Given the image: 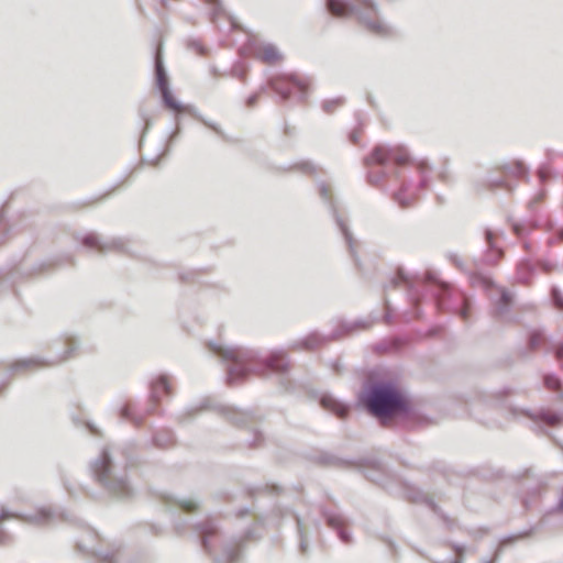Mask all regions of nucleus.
Returning a JSON list of instances; mask_svg holds the SVG:
<instances>
[{"instance_id": "f257e3e1", "label": "nucleus", "mask_w": 563, "mask_h": 563, "mask_svg": "<svg viewBox=\"0 0 563 563\" xmlns=\"http://www.w3.org/2000/svg\"><path fill=\"white\" fill-rule=\"evenodd\" d=\"M209 351L218 355L227 364V380L230 385L239 384L251 373L266 375L285 373L289 362L282 351H274L262 356L258 351L242 346H223L210 342Z\"/></svg>"}, {"instance_id": "f03ea898", "label": "nucleus", "mask_w": 563, "mask_h": 563, "mask_svg": "<svg viewBox=\"0 0 563 563\" xmlns=\"http://www.w3.org/2000/svg\"><path fill=\"white\" fill-rule=\"evenodd\" d=\"M90 472L96 482L117 498H129L133 488L128 478L126 462L119 460L117 450L104 448L90 462Z\"/></svg>"}, {"instance_id": "7ed1b4c3", "label": "nucleus", "mask_w": 563, "mask_h": 563, "mask_svg": "<svg viewBox=\"0 0 563 563\" xmlns=\"http://www.w3.org/2000/svg\"><path fill=\"white\" fill-rule=\"evenodd\" d=\"M360 400L368 412L382 421L409 411L406 399L390 383L371 385L360 396Z\"/></svg>"}, {"instance_id": "20e7f679", "label": "nucleus", "mask_w": 563, "mask_h": 563, "mask_svg": "<svg viewBox=\"0 0 563 563\" xmlns=\"http://www.w3.org/2000/svg\"><path fill=\"white\" fill-rule=\"evenodd\" d=\"M353 4L349 0H325L328 11L339 18L356 14L360 22L373 34L388 36L391 27L378 15L377 4L372 0H355Z\"/></svg>"}, {"instance_id": "39448f33", "label": "nucleus", "mask_w": 563, "mask_h": 563, "mask_svg": "<svg viewBox=\"0 0 563 563\" xmlns=\"http://www.w3.org/2000/svg\"><path fill=\"white\" fill-rule=\"evenodd\" d=\"M409 153L402 146L376 145L372 153L364 158V164L368 168L367 179L369 184L379 186L385 177L394 173L395 167L388 165L393 162L400 166L407 164Z\"/></svg>"}, {"instance_id": "423d86ee", "label": "nucleus", "mask_w": 563, "mask_h": 563, "mask_svg": "<svg viewBox=\"0 0 563 563\" xmlns=\"http://www.w3.org/2000/svg\"><path fill=\"white\" fill-rule=\"evenodd\" d=\"M429 291L433 295L439 311L457 313L464 321L470 317L471 300L461 291L453 290L448 284L428 277Z\"/></svg>"}, {"instance_id": "0eeeda50", "label": "nucleus", "mask_w": 563, "mask_h": 563, "mask_svg": "<svg viewBox=\"0 0 563 563\" xmlns=\"http://www.w3.org/2000/svg\"><path fill=\"white\" fill-rule=\"evenodd\" d=\"M205 409H211L225 418L231 423L242 427L251 423L254 420V415L251 411H241L234 407L217 404L210 398L202 399L198 406H190L179 415V419L184 421L187 417H191Z\"/></svg>"}, {"instance_id": "6e6552de", "label": "nucleus", "mask_w": 563, "mask_h": 563, "mask_svg": "<svg viewBox=\"0 0 563 563\" xmlns=\"http://www.w3.org/2000/svg\"><path fill=\"white\" fill-rule=\"evenodd\" d=\"M155 77H156L157 88L159 89V91L162 93L163 102L167 108L175 110V111L187 110L195 117L199 118L205 125L212 129L216 133L222 134L221 129L218 124L209 122V121L200 118V115L196 114L194 109H191L190 107H185L180 102L175 100V98L173 97V95L169 90L167 74H166V70H165V67L163 64V59L158 52L155 55Z\"/></svg>"}, {"instance_id": "1a4fd4ad", "label": "nucleus", "mask_w": 563, "mask_h": 563, "mask_svg": "<svg viewBox=\"0 0 563 563\" xmlns=\"http://www.w3.org/2000/svg\"><path fill=\"white\" fill-rule=\"evenodd\" d=\"M268 86L280 96L283 100L295 98L303 101L308 96L307 82L296 75L280 74L268 79Z\"/></svg>"}, {"instance_id": "9d476101", "label": "nucleus", "mask_w": 563, "mask_h": 563, "mask_svg": "<svg viewBox=\"0 0 563 563\" xmlns=\"http://www.w3.org/2000/svg\"><path fill=\"white\" fill-rule=\"evenodd\" d=\"M318 190H319L320 197L323 200L329 202L330 210L335 220V223H336L338 228L340 229V231L342 232V234L345 239V242L347 244V247L350 250V253L354 257L355 263L357 264V258L355 257L356 241L354 240L352 233L350 232L345 221L339 216L338 209H336L334 202L331 200L330 187L327 186L324 183H320L318 185Z\"/></svg>"}, {"instance_id": "9b49d317", "label": "nucleus", "mask_w": 563, "mask_h": 563, "mask_svg": "<svg viewBox=\"0 0 563 563\" xmlns=\"http://www.w3.org/2000/svg\"><path fill=\"white\" fill-rule=\"evenodd\" d=\"M194 528L200 538L203 550L211 554L216 543L221 538L216 519L209 517L205 518L203 520L195 523Z\"/></svg>"}, {"instance_id": "f8f14e48", "label": "nucleus", "mask_w": 563, "mask_h": 563, "mask_svg": "<svg viewBox=\"0 0 563 563\" xmlns=\"http://www.w3.org/2000/svg\"><path fill=\"white\" fill-rule=\"evenodd\" d=\"M82 244L92 250H97L100 253H107L110 251L117 252H129L126 242L121 238L101 239L96 233H88L82 239Z\"/></svg>"}, {"instance_id": "ddd939ff", "label": "nucleus", "mask_w": 563, "mask_h": 563, "mask_svg": "<svg viewBox=\"0 0 563 563\" xmlns=\"http://www.w3.org/2000/svg\"><path fill=\"white\" fill-rule=\"evenodd\" d=\"M511 415L514 416V418H519L520 416H523L532 421H541L551 427L560 424L563 419L562 415L545 409L531 411L528 409L512 408Z\"/></svg>"}, {"instance_id": "4468645a", "label": "nucleus", "mask_w": 563, "mask_h": 563, "mask_svg": "<svg viewBox=\"0 0 563 563\" xmlns=\"http://www.w3.org/2000/svg\"><path fill=\"white\" fill-rule=\"evenodd\" d=\"M170 394L172 384L168 375L159 374L151 380L150 396L155 404L159 402L164 395L169 396Z\"/></svg>"}, {"instance_id": "2eb2a0df", "label": "nucleus", "mask_w": 563, "mask_h": 563, "mask_svg": "<svg viewBox=\"0 0 563 563\" xmlns=\"http://www.w3.org/2000/svg\"><path fill=\"white\" fill-rule=\"evenodd\" d=\"M391 285L397 287L399 284H404L408 290V296L413 306L418 305L419 301V284L416 278H411L405 274L402 269H399L397 276L391 279Z\"/></svg>"}, {"instance_id": "dca6fc26", "label": "nucleus", "mask_w": 563, "mask_h": 563, "mask_svg": "<svg viewBox=\"0 0 563 563\" xmlns=\"http://www.w3.org/2000/svg\"><path fill=\"white\" fill-rule=\"evenodd\" d=\"M241 543V539L223 543L221 555L214 556V563H236L240 558Z\"/></svg>"}, {"instance_id": "f3484780", "label": "nucleus", "mask_w": 563, "mask_h": 563, "mask_svg": "<svg viewBox=\"0 0 563 563\" xmlns=\"http://www.w3.org/2000/svg\"><path fill=\"white\" fill-rule=\"evenodd\" d=\"M329 527L336 530L339 538L344 543H350L352 538L345 529V518L341 514L325 512L324 514Z\"/></svg>"}, {"instance_id": "a211bd4d", "label": "nucleus", "mask_w": 563, "mask_h": 563, "mask_svg": "<svg viewBox=\"0 0 563 563\" xmlns=\"http://www.w3.org/2000/svg\"><path fill=\"white\" fill-rule=\"evenodd\" d=\"M320 405L324 409L336 415L339 418L345 417L349 412V406L346 404L340 401L339 399L334 398L330 394H324L321 396Z\"/></svg>"}, {"instance_id": "6ab92c4d", "label": "nucleus", "mask_w": 563, "mask_h": 563, "mask_svg": "<svg viewBox=\"0 0 563 563\" xmlns=\"http://www.w3.org/2000/svg\"><path fill=\"white\" fill-rule=\"evenodd\" d=\"M485 240L488 246L484 261L488 265H495L503 257V251L495 243V233L492 230L485 231Z\"/></svg>"}, {"instance_id": "aec40b11", "label": "nucleus", "mask_w": 563, "mask_h": 563, "mask_svg": "<svg viewBox=\"0 0 563 563\" xmlns=\"http://www.w3.org/2000/svg\"><path fill=\"white\" fill-rule=\"evenodd\" d=\"M164 503L169 507H178L185 512H192L198 508V503L191 498H177L169 494L162 496Z\"/></svg>"}, {"instance_id": "412c9836", "label": "nucleus", "mask_w": 563, "mask_h": 563, "mask_svg": "<svg viewBox=\"0 0 563 563\" xmlns=\"http://www.w3.org/2000/svg\"><path fill=\"white\" fill-rule=\"evenodd\" d=\"M256 57L261 59L263 63L268 65H273L279 60H282L283 56L278 48L273 44L263 45L257 52Z\"/></svg>"}, {"instance_id": "4be33fe9", "label": "nucleus", "mask_w": 563, "mask_h": 563, "mask_svg": "<svg viewBox=\"0 0 563 563\" xmlns=\"http://www.w3.org/2000/svg\"><path fill=\"white\" fill-rule=\"evenodd\" d=\"M512 302L511 294L505 288L500 289V296L498 300L494 303V314L498 318H504L510 310V306Z\"/></svg>"}, {"instance_id": "5701e85b", "label": "nucleus", "mask_w": 563, "mask_h": 563, "mask_svg": "<svg viewBox=\"0 0 563 563\" xmlns=\"http://www.w3.org/2000/svg\"><path fill=\"white\" fill-rule=\"evenodd\" d=\"M534 274V266L530 260L523 258L517 266L516 279L521 284H528Z\"/></svg>"}, {"instance_id": "b1692460", "label": "nucleus", "mask_w": 563, "mask_h": 563, "mask_svg": "<svg viewBox=\"0 0 563 563\" xmlns=\"http://www.w3.org/2000/svg\"><path fill=\"white\" fill-rule=\"evenodd\" d=\"M410 186H411L410 183L402 180L401 188L393 194L394 200L401 208L409 207L413 200V197H415L413 194L410 192L409 195H405L409 190Z\"/></svg>"}, {"instance_id": "393cba45", "label": "nucleus", "mask_w": 563, "mask_h": 563, "mask_svg": "<svg viewBox=\"0 0 563 563\" xmlns=\"http://www.w3.org/2000/svg\"><path fill=\"white\" fill-rule=\"evenodd\" d=\"M503 169L506 174L512 175L518 178L527 176V174H528V168L520 161H514V162L507 163L503 166Z\"/></svg>"}, {"instance_id": "a878e982", "label": "nucleus", "mask_w": 563, "mask_h": 563, "mask_svg": "<svg viewBox=\"0 0 563 563\" xmlns=\"http://www.w3.org/2000/svg\"><path fill=\"white\" fill-rule=\"evenodd\" d=\"M545 341V335L541 329H532L528 333V347L530 351L538 349Z\"/></svg>"}, {"instance_id": "bb28decb", "label": "nucleus", "mask_w": 563, "mask_h": 563, "mask_svg": "<svg viewBox=\"0 0 563 563\" xmlns=\"http://www.w3.org/2000/svg\"><path fill=\"white\" fill-rule=\"evenodd\" d=\"M470 282L474 287H481L484 289H489L494 286V282L489 276L479 273H472L470 275Z\"/></svg>"}, {"instance_id": "cd10ccee", "label": "nucleus", "mask_w": 563, "mask_h": 563, "mask_svg": "<svg viewBox=\"0 0 563 563\" xmlns=\"http://www.w3.org/2000/svg\"><path fill=\"white\" fill-rule=\"evenodd\" d=\"M41 364H42V362L38 358H34V357L23 358V360H19L15 363H13L11 366V371H13V372L27 371V369H31Z\"/></svg>"}, {"instance_id": "c85d7f7f", "label": "nucleus", "mask_w": 563, "mask_h": 563, "mask_svg": "<svg viewBox=\"0 0 563 563\" xmlns=\"http://www.w3.org/2000/svg\"><path fill=\"white\" fill-rule=\"evenodd\" d=\"M365 327H366L365 323L362 321H355V322L343 321L340 324V332L336 335L349 334L356 329H364Z\"/></svg>"}, {"instance_id": "c756f323", "label": "nucleus", "mask_w": 563, "mask_h": 563, "mask_svg": "<svg viewBox=\"0 0 563 563\" xmlns=\"http://www.w3.org/2000/svg\"><path fill=\"white\" fill-rule=\"evenodd\" d=\"M321 343V338L313 333V334H310L309 336H307L306 339H303L300 344L303 349H313L316 346H318L319 344Z\"/></svg>"}, {"instance_id": "7c9ffc66", "label": "nucleus", "mask_w": 563, "mask_h": 563, "mask_svg": "<svg viewBox=\"0 0 563 563\" xmlns=\"http://www.w3.org/2000/svg\"><path fill=\"white\" fill-rule=\"evenodd\" d=\"M296 521H297L298 533L300 537V550L302 553H305L307 550V539H306L305 526H303L301 519L297 515H296Z\"/></svg>"}, {"instance_id": "2f4dec72", "label": "nucleus", "mask_w": 563, "mask_h": 563, "mask_svg": "<svg viewBox=\"0 0 563 563\" xmlns=\"http://www.w3.org/2000/svg\"><path fill=\"white\" fill-rule=\"evenodd\" d=\"M343 101L344 100L341 97L335 98V99H331V100H325L322 103V109H323V111H325L328 113H331L332 111H334L335 108H338L341 104H343Z\"/></svg>"}, {"instance_id": "473e14b6", "label": "nucleus", "mask_w": 563, "mask_h": 563, "mask_svg": "<svg viewBox=\"0 0 563 563\" xmlns=\"http://www.w3.org/2000/svg\"><path fill=\"white\" fill-rule=\"evenodd\" d=\"M98 563H119L118 552H100L97 554Z\"/></svg>"}, {"instance_id": "72a5a7b5", "label": "nucleus", "mask_w": 563, "mask_h": 563, "mask_svg": "<svg viewBox=\"0 0 563 563\" xmlns=\"http://www.w3.org/2000/svg\"><path fill=\"white\" fill-rule=\"evenodd\" d=\"M544 385L549 389L556 390V389L560 388L561 382H560V379H559V377L556 375H554V374H547L544 376Z\"/></svg>"}, {"instance_id": "f704fd0d", "label": "nucleus", "mask_w": 563, "mask_h": 563, "mask_svg": "<svg viewBox=\"0 0 563 563\" xmlns=\"http://www.w3.org/2000/svg\"><path fill=\"white\" fill-rule=\"evenodd\" d=\"M294 167L303 174H314L317 170V167L309 161L299 162Z\"/></svg>"}, {"instance_id": "c9c22d12", "label": "nucleus", "mask_w": 563, "mask_h": 563, "mask_svg": "<svg viewBox=\"0 0 563 563\" xmlns=\"http://www.w3.org/2000/svg\"><path fill=\"white\" fill-rule=\"evenodd\" d=\"M551 297L554 306L559 310H563V295L558 287H552Z\"/></svg>"}, {"instance_id": "e433bc0d", "label": "nucleus", "mask_w": 563, "mask_h": 563, "mask_svg": "<svg viewBox=\"0 0 563 563\" xmlns=\"http://www.w3.org/2000/svg\"><path fill=\"white\" fill-rule=\"evenodd\" d=\"M78 349L77 340L74 338H70L67 340V350L65 351L64 355L59 358L60 361L67 360L70 357L74 352Z\"/></svg>"}, {"instance_id": "4c0bfd02", "label": "nucleus", "mask_w": 563, "mask_h": 563, "mask_svg": "<svg viewBox=\"0 0 563 563\" xmlns=\"http://www.w3.org/2000/svg\"><path fill=\"white\" fill-rule=\"evenodd\" d=\"M415 501H422L428 507H430L434 512L438 511L437 505L432 501V499L427 496L424 493H417V496L412 498Z\"/></svg>"}, {"instance_id": "58836bf2", "label": "nucleus", "mask_w": 563, "mask_h": 563, "mask_svg": "<svg viewBox=\"0 0 563 563\" xmlns=\"http://www.w3.org/2000/svg\"><path fill=\"white\" fill-rule=\"evenodd\" d=\"M451 547L457 555V560H455L453 563H463V556L466 551L465 545L460 543H451Z\"/></svg>"}, {"instance_id": "ea45409f", "label": "nucleus", "mask_w": 563, "mask_h": 563, "mask_svg": "<svg viewBox=\"0 0 563 563\" xmlns=\"http://www.w3.org/2000/svg\"><path fill=\"white\" fill-rule=\"evenodd\" d=\"M511 540H512L511 538H508V539L503 540V541L500 542V544H499L498 549L496 550V553H495L494 558H492V559H483V560H482V563H496V562L498 561V558H499V554H500V552H501L503 547H504L506 543L510 542Z\"/></svg>"}, {"instance_id": "a19ab883", "label": "nucleus", "mask_w": 563, "mask_h": 563, "mask_svg": "<svg viewBox=\"0 0 563 563\" xmlns=\"http://www.w3.org/2000/svg\"><path fill=\"white\" fill-rule=\"evenodd\" d=\"M448 258L460 269L464 271V264L457 254L449 253Z\"/></svg>"}, {"instance_id": "79ce46f5", "label": "nucleus", "mask_w": 563, "mask_h": 563, "mask_svg": "<svg viewBox=\"0 0 563 563\" xmlns=\"http://www.w3.org/2000/svg\"><path fill=\"white\" fill-rule=\"evenodd\" d=\"M544 191H539L530 201L528 202V207L530 210H533L534 206L543 199Z\"/></svg>"}, {"instance_id": "37998d69", "label": "nucleus", "mask_w": 563, "mask_h": 563, "mask_svg": "<svg viewBox=\"0 0 563 563\" xmlns=\"http://www.w3.org/2000/svg\"><path fill=\"white\" fill-rule=\"evenodd\" d=\"M553 353H554L556 360L562 363V367H563V343H558L554 346Z\"/></svg>"}, {"instance_id": "c03bdc74", "label": "nucleus", "mask_w": 563, "mask_h": 563, "mask_svg": "<svg viewBox=\"0 0 563 563\" xmlns=\"http://www.w3.org/2000/svg\"><path fill=\"white\" fill-rule=\"evenodd\" d=\"M419 169L421 172V178L419 180V187L423 188V187L427 186V181H428V178L426 176L427 169H426V166L423 164L419 165Z\"/></svg>"}, {"instance_id": "a18cd8bd", "label": "nucleus", "mask_w": 563, "mask_h": 563, "mask_svg": "<svg viewBox=\"0 0 563 563\" xmlns=\"http://www.w3.org/2000/svg\"><path fill=\"white\" fill-rule=\"evenodd\" d=\"M170 440H172V435H170V434H168V439H167V440H163V439L161 438V435H155V437H154V442H155V444H156V445H158V446H165V445H167V443H168Z\"/></svg>"}, {"instance_id": "49530a36", "label": "nucleus", "mask_w": 563, "mask_h": 563, "mask_svg": "<svg viewBox=\"0 0 563 563\" xmlns=\"http://www.w3.org/2000/svg\"><path fill=\"white\" fill-rule=\"evenodd\" d=\"M512 228L515 233L519 236H521L526 231V227L521 223H514Z\"/></svg>"}, {"instance_id": "de8ad7c7", "label": "nucleus", "mask_w": 563, "mask_h": 563, "mask_svg": "<svg viewBox=\"0 0 563 563\" xmlns=\"http://www.w3.org/2000/svg\"><path fill=\"white\" fill-rule=\"evenodd\" d=\"M258 99V93H253L246 99V106L252 108L256 104Z\"/></svg>"}, {"instance_id": "09e8293b", "label": "nucleus", "mask_w": 563, "mask_h": 563, "mask_svg": "<svg viewBox=\"0 0 563 563\" xmlns=\"http://www.w3.org/2000/svg\"><path fill=\"white\" fill-rule=\"evenodd\" d=\"M85 424H86L87 429L90 431L91 434H95V435L99 434V431H98V429L96 428L95 424H92L91 422H86Z\"/></svg>"}, {"instance_id": "8fccbe9b", "label": "nucleus", "mask_w": 563, "mask_h": 563, "mask_svg": "<svg viewBox=\"0 0 563 563\" xmlns=\"http://www.w3.org/2000/svg\"><path fill=\"white\" fill-rule=\"evenodd\" d=\"M121 417L124 418V419H130V408H129V406H124L121 409Z\"/></svg>"}, {"instance_id": "3c124183", "label": "nucleus", "mask_w": 563, "mask_h": 563, "mask_svg": "<svg viewBox=\"0 0 563 563\" xmlns=\"http://www.w3.org/2000/svg\"><path fill=\"white\" fill-rule=\"evenodd\" d=\"M9 284V278L0 274V288L7 287Z\"/></svg>"}, {"instance_id": "603ef678", "label": "nucleus", "mask_w": 563, "mask_h": 563, "mask_svg": "<svg viewBox=\"0 0 563 563\" xmlns=\"http://www.w3.org/2000/svg\"><path fill=\"white\" fill-rule=\"evenodd\" d=\"M255 440L252 443H250V445H257L260 443L262 434L258 431H255Z\"/></svg>"}, {"instance_id": "864d4df0", "label": "nucleus", "mask_w": 563, "mask_h": 563, "mask_svg": "<svg viewBox=\"0 0 563 563\" xmlns=\"http://www.w3.org/2000/svg\"><path fill=\"white\" fill-rule=\"evenodd\" d=\"M233 75L238 78H243L244 71L240 70L238 67L233 68Z\"/></svg>"}, {"instance_id": "5fc2aeb1", "label": "nucleus", "mask_w": 563, "mask_h": 563, "mask_svg": "<svg viewBox=\"0 0 563 563\" xmlns=\"http://www.w3.org/2000/svg\"><path fill=\"white\" fill-rule=\"evenodd\" d=\"M558 509L563 512V487H562V494L558 501Z\"/></svg>"}, {"instance_id": "6e6d98bb", "label": "nucleus", "mask_w": 563, "mask_h": 563, "mask_svg": "<svg viewBox=\"0 0 563 563\" xmlns=\"http://www.w3.org/2000/svg\"><path fill=\"white\" fill-rule=\"evenodd\" d=\"M541 267L545 271V272H550L552 269V265L550 263H547V262H542L541 263Z\"/></svg>"}, {"instance_id": "4d7b16f0", "label": "nucleus", "mask_w": 563, "mask_h": 563, "mask_svg": "<svg viewBox=\"0 0 563 563\" xmlns=\"http://www.w3.org/2000/svg\"><path fill=\"white\" fill-rule=\"evenodd\" d=\"M175 529L180 532L183 529H184V523L183 522H179V521H176L175 522Z\"/></svg>"}, {"instance_id": "13d9d810", "label": "nucleus", "mask_w": 563, "mask_h": 563, "mask_svg": "<svg viewBox=\"0 0 563 563\" xmlns=\"http://www.w3.org/2000/svg\"><path fill=\"white\" fill-rule=\"evenodd\" d=\"M539 177L541 178V180H542V181H544V180L547 179V177H548V176H547V174H545V172H544V170H540V172H539Z\"/></svg>"}, {"instance_id": "bf43d9fd", "label": "nucleus", "mask_w": 563, "mask_h": 563, "mask_svg": "<svg viewBox=\"0 0 563 563\" xmlns=\"http://www.w3.org/2000/svg\"><path fill=\"white\" fill-rule=\"evenodd\" d=\"M350 140H351V141H352V143H354V144H355V143H357V135H356V133H352V134L350 135Z\"/></svg>"}, {"instance_id": "052dcab7", "label": "nucleus", "mask_w": 563, "mask_h": 563, "mask_svg": "<svg viewBox=\"0 0 563 563\" xmlns=\"http://www.w3.org/2000/svg\"><path fill=\"white\" fill-rule=\"evenodd\" d=\"M523 246H525V249H526V250H530V243H529V242H527V241H526V242L523 243Z\"/></svg>"}, {"instance_id": "680f3d73", "label": "nucleus", "mask_w": 563, "mask_h": 563, "mask_svg": "<svg viewBox=\"0 0 563 563\" xmlns=\"http://www.w3.org/2000/svg\"><path fill=\"white\" fill-rule=\"evenodd\" d=\"M161 4L165 8H167V0H161Z\"/></svg>"}, {"instance_id": "e2e57ef3", "label": "nucleus", "mask_w": 563, "mask_h": 563, "mask_svg": "<svg viewBox=\"0 0 563 563\" xmlns=\"http://www.w3.org/2000/svg\"><path fill=\"white\" fill-rule=\"evenodd\" d=\"M177 133H178V130L170 136V141H173L176 137Z\"/></svg>"}, {"instance_id": "0e129e2a", "label": "nucleus", "mask_w": 563, "mask_h": 563, "mask_svg": "<svg viewBox=\"0 0 563 563\" xmlns=\"http://www.w3.org/2000/svg\"><path fill=\"white\" fill-rule=\"evenodd\" d=\"M476 551H477V549H476V548H471V549H470V552H472V553H475Z\"/></svg>"}, {"instance_id": "69168bd1", "label": "nucleus", "mask_w": 563, "mask_h": 563, "mask_svg": "<svg viewBox=\"0 0 563 563\" xmlns=\"http://www.w3.org/2000/svg\"><path fill=\"white\" fill-rule=\"evenodd\" d=\"M415 313H416V317H417V318H419V317H420V311H419L418 309L416 310V312H415Z\"/></svg>"}, {"instance_id": "338daca9", "label": "nucleus", "mask_w": 563, "mask_h": 563, "mask_svg": "<svg viewBox=\"0 0 563 563\" xmlns=\"http://www.w3.org/2000/svg\"><path fill=\"white\" fill-rule=\"evenodd\" d=\"M560 239L563 240V231L560 232Z\"/></svg>"}, {"instance_id": "774afa93", "label": "nucleus", "mask_w": 563, "mask_h": 563, "mask_svg": "<svg viewBox=\"0 0 563 563\" xmlns=\"http://www.w3.org/2000/svg\"><path fill=\"white\" fill-rule=\"evenodd\" d=\"M339 371H340L339 365L335 364V372H339Z\"/></svg>"}]
</instances>
